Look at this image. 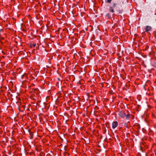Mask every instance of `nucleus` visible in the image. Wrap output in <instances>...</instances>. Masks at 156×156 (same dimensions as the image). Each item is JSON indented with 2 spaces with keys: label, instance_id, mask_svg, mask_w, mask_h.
<instances>
[{
  "label": "nucleus",
  "instance_id": "7",
  "mask_svg": "<svg viewBox=\"0 0 156 156\" xmlns=\"http://www.w3.org/2000/svg\"><path fill=\"white\" fill-rule=\"evenodd\" d=\"M112 0H107V1H106V2L108 3H110L111 2Z\"/></svg>",
  "mask_w": 156,
  "mask_h": 156
},
{
  "label": "nucleus",
  "instance_id": "3",
  "mask_svg": "<svg viewBox=\"0 0 156 156\" xmlns=\"http://www.w3.org/2000/svg\"><path fill=\"white\" fill-rule=\"evenodd\" d=\"M112 128L114 129L118 125V123L117 121H114L113 122L112 124Z\"/></svg>",
  "mask_w": 156,
  "mask_h": 156
},
{
  "label": "nucleus",
  "instance_id": "6",
  "mask_svg": "<svg viewBox=\"0 0 156 156\" xmlns=\"http://www.w3.org/2000/svg\"><path fill=\"white\" fill-rule=\"evenodd\" d=\"M106 16H107V17L109 18H111V15H110L109 13L106 14Z\"/></svg>",
  "mask_w": 156,
  "mask_h": 156
},
{
  "label": "nucleus",
  "instance_id": "5",
  "mask_svg": "<svg viewBox=\"0 0 156 156\" xmlns=\"http://www.w3.org/2000/svg\"><path fill=\"white\" fill-rule=\"evenodd\" d=\"M108 10H109V12H112V13H113L115 12V11L113 9V8L111 6L110 7V8L108 9Z\"/></svg>",
  "mask_w": 156,
  "mask_h": 156
},
{
  "label": "nucleus",
  "instance_id": "11",
  "mask_svg": "<svg viewBox=\"0 0 156 156\" xmlns=\"http://www.w3.org/2000/svg\"><path fill=\"white\" fill-rule=\"evenodd\" d=\"M134 36H137V35H134Z\"/></svg>",
  "mask_w": 156,
  "mask_h": 156
},
{
  "label": "nucleus",
  "instance_id": "10",
  "mask_svg": "<svg viewBox=\"0 0 156 156\" xmlns=\"http://www.w3.org/2000/svg\"><path fill=\"white\" fill-rule=\"evenodd\" d=\"M136 38V37H135L133 38V39H135Z\"/></svg>",
  "mask_w": 156,
  "mask_h": 156
},
{
  "label": "nucleus",
  "instance_id": "8",
  "mask_svg": "<svg viewBox=\"0 0 156 156\" xmlns=\"http://www.w3.org/2000/svg\"><path fill=\"white\" fill-rule=\"evenodd\" d=\"M30 46L31 47H32L33 46V44L32 43H31L30 44Z\"/></svg>",
  "mask_w": 156,
  "mask_h": 156
},
{
  "label": "nucleus",
  "instance_id": "13",
  "mask_svg": "<svg viewBox=\"0 0 156 156\" xmlns=\"http://www.w3.org/2000/svg\"><path fill=\"white\" fill-rule=\"evenodd\" d=\"M45 39H48V38H45Z\"/></svg>",
  "mask_w": 156,
  "mask_h": 156
},
{
  "label": "nucleus",
  "instance_id": "12",
  "mask_svg": "<svg viewBox=\"0 0 156 156\" xmlns=\"http://www.w3.org/2000/svg\"><path fill=\"white\" fill-rule=\"evenodd\" d=\"M31 39H33V38H31Z\"/></svg>",
  "mask_w": 156,
  "mask_h": 156
},
{
  "label": "nucleus",
  "instance_id": "2",
  "mask_svg": "<svg viewBox=\"0 0 156 156\" xmlns=\"http://www.w3.org/2000/svg\"><path fill=\"white\" fill-rule=\"evenodd\" d=\"M119 115L120 117L122 118H124L126 117L127 119H129L130 117L129 115L128 114L126 115L125 113L123 111H120L119 113Z\"/></svg>",
  "mask_w": 156,
  "mask_h": 156
},
{
  "label": "nucleus",
  "instance_id": "9",
  "mask_svg": "<svg viewBox=\"0 0 156 156\" xmlns=\"http://www.w3.org/2000/svg\"><path fill=\"white\" fill-rule=\"evenodd\" d=\"M33 44V47H34L36 45V44Z\"/></svg>",
  "mask_w": 156,
  "mask_h": 156
},
{
  "label": "nucleus",
  "instance_id": "1",
  "mask_svg": "<svg viewBox=\"0 0 156 156\" xmlns=\"http://www.w3.org/2000/svg\"><path fill=\"white\" fill-rule=\"evenodd\" d=\"M115 2H113L112 7H116V11L120 14L122 12V9H120L119 7H122L123 4L124 0H114Z\"/></svg>",
  "mask_w": 156,
  "mask_h": 156
},
{
  "label": "nucleus",
  "instance_id": "4",
  "mask_svg": "<svg viewBox=\"0 0 156 156\" xmlns=\"http://www.w3.org/2000/svg\"><path fill=\"white\" fill-rule=\"evenodd\" d=\"M151 29L152 28L151 26H147L145 28V31L146 32H147L151 30Z\"/></svg>",
  "mask_w": 156,
  "mask_h": 156
}]
</instances>
